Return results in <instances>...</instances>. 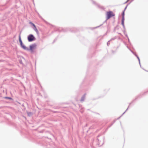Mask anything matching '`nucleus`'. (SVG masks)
<instances>
[{"mask_svg":"<svg viewBox=\"0 0 148 148\" xmlns=\"http://www.w3.org/2000/svg\"><path fill=\"white\" fill-rule=\"evenodd\" d=\"M106 18L107 19H109L112 16H115L114 14L111 11L107 12L106 13Z\"/></svg>","mask_w":148,"mask_h":148,"instance_id":"obj_1","label":"nucleus"},{"mask_svg":"<svg viewBox=\"0 0 148 148\" xmlns=\"http://www.w3.org/2000/svg\"><path fill=\"white\" fill-rule=\"evenodd\" d=\"M27 38L29 42L32 41L36 39L35 38L32 34H30L28 36Z\"/></svg>","mask_w":148,"mask_h":148,"instance_id":"obj_2","label":"nucleus"},{"mask_svg":"<svg viewBox=\"0 0 148 148\" xmlns=\"http://www.w3.org/2000/svg\"><path fill=\"white\" fill-rule=\"evenodd\" d=\"M30 50L32 52L33 51V50L36 48V45L35 44H32L30 46Z\"/></svg>","mask_w":148,"mask_h":148,"instance_id":"obj_3","label":"nucleus"},{"mask_svg":"<svg viewBox=\"0 0 148 148\" xmlns=\"http://www.w3.org/2000/svg\"><path fill=\"white\" fill-rule=\"evenodd\" d=\"M19 42H20V45H22L23 43H22V41L21 39V33L19 34Z\"/></svg>","mask_w":148,"mask_h":148,"instance_id":"obj_4","label":"nucleus"},{"mask_svg":"<svg viewBox=\"0 0 148 148\" xmlns=\"http://www.w3.org/2000/svg\"><path fill=\"white\" fill-rule=\"evenodd\" d=\"M34 31L36 32V33L37 34H38V31L37 29L36 26L35 25V26H34Z\"/></svg>","mask_w":148,"mask_h":148,"instance_id":"obj_5","label":"nucleus"},{"mask_svg":"<svg viewBox=\"0 0 148 148\" xmlns=\"http://www.w3.org/2000/svg\"><path fill=\"white\" fill-rule=\"evenodd\" d=\"M21 45L22 47L24 49H26L27 48L24 45L23 43L22 44V45Z\"/></svg>","mask_w":148,"mask_h":148,"instance_id":"obj_6","label":"nucleus"},{"mask_svg":"<svg viewBox=\"0 0 148 148\" xmlns=\"http://www.w3.org/2000/svg\"><path fill=\"white\" fill-rule=\"evenodd\" d=\"M29 23L31 24L32 25L33 27L34 26H35V25L33 23H32V22H30Z\"/></svg>","mask_w":148,"mask_h":148,"instance_id":"obj_7","label":"nucleus"},{"mask_svg":"<svg viewBox=\"0 0 148 148\" xmlns=\"http://www.w3.org/2000/svg\"><path fill=\"white\" fill-rule=\"evenodd\" d=\"M124 12H123V17L124 15Z\"/></svg>","mask_w":148,"mask_h":148,"instance_id":"obj_8","label":"nucleus"},{"mask_svg":"<svg viewBox=\"0 0 148 148\" xmlns=\"http://www.w3.org/2000/svg\"><path fill=\"white\" fill-rule=\"evenodd\" d=\"M8 98L9 99H11V98H10V97H8Z\"/></svg>","mask_w":148,"mask_h":148,"instance_id":"obj_9","label":"nucleus"},{"mask_svg":"<svg viewBox=\"0 0 148 148\" xmlns=\"http://www.w3.org/2000/svg\"><path fill=\"white\" fill-rule=\"evenodd\" d=\"M122 24H123V22H122Z\"/></svg>","mask_w":148,"mask_h":148,"instance_id":"obj_10","label":"nucleus"}]
</instances>
